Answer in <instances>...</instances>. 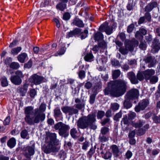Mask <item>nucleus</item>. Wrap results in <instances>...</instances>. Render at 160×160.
Returning <instances> with one entry per match:
<instances>
[{
	"mask_svg": "<svg viewBox=\"0 0 160 160\" xmlns=\"http://www.w3.org/2000/svg\"><path fill=\"white\" fill-rule=\"evenodd\" d=\"M127 84V82L123 79L111 81L108 83L107 87L104 89V94L105 95L110 94L113 97H119L126 92Z\"/></svg>",
	"mask_w": 160,
	"mask_h": 160,
	"instance_id": "nucleus-1",
	"label": "nucleus"
},
{
	"mask_svg": "<svg viewBox=\"0 0 160 160\" xmlns=\"http://www.w3.org/2000/svg\"><path fill=\"white\" fill-rule=\"evenodd\" d=\"M96 115L94 113L88 114L87 116H83L79 118L77 122L78 127L82 129L88 128L93 129L97 128L95 124L96 121Z\"/></svg>",
	"mask_w": 160,
	"mask_h": 160,
	"instance_id": "nucleus-2",
	"label": "nucleus"
},
{
	"mask_svg": "<svg viewBox=\"0 0 160 160\" xmlns=\"http://www.w3.org/2000/svg\"><path fill=\"white\" fill-rule=\"evenodd\" d=\"M75 105L76 108L73 107L65 106L62 107L61 109L62 112L66 114H68L69 116H72L74 114H78L79 110H81L85 107V103L83 101H81L78 98L75 99Z\"/></svg>",
	"mask_w": 160,
	"mask_h": 160,
	"instance_id": "nucleus-3",
	"label": "nucleus"
},
{
	"mask_svg": "<svg viewBox=\"0 0 160 160\" xmlns=\"http://www.w3.org/2000/svg\"><path fill=\"white\" fill-rule=\"evenodd\" d=\"M54 128L56 130H59L58 133L60 136L65 138L69 135L68 131L70 128L68 125L59 122L54 125Z\"/></svg>",
	"mask_w": 160,
	"mask_h": 160,
	"instance_id": "nucleus-4",
	"label": "nucleus"
},
{
	"mask_svg": "<svg viewBox=\"0 0 160 160\" xmlns=\"http://www.w3.org/2000/svg\"><path fill=\"white\" fill-rule=\"evenodd\" d=\"M138 42L135 38H133L128 43L126 44L125 48H120L119 49V52L123 55L127 54L128 51L132 52L134 48L138 45Z\"/></svg>",
	"mask_w": 160,
	"mask_h": 160,
	"instance_id": "nucleus-5",
	"label": "nucleus"
},
{
	"mask_svg": "<svg viewBox=\"0 0 160 160\" xmlns=\"http://www.w3.org/2000/svg\"><path fill=\"white\" fill-rule=\"evenodd\" d=\"M34 117H32L31 120V122L29 123V125H34L35 123H38L40 122H42L45 119V115L44 113L39 112L38 110H34Z\"/></svg>",
	"mask_w": 160,
	"mask_h": 160,
	"instance_id": "nucleus-6",
	"label": "nucleus"
},
{
	"mask_svg": "<svg viewBox=\"0 0 160 160\" xmlns=\"http://www.w3.org/2000/svg\"><path fill=\"white\" fill-rule=\"evenodd\" d=\"M56 136L55 133L51 134L50 135V141L46 145L43 146L45 150H57L55 148V145L57 144H55L56 141Z\"/></svg>",
	"mask_w": 160,
	"mask_h": 160,
	"instance_id": "nucleus-7",
	"label": "nucleus"
},
{
	"mask_svg": "<svg viewBox=\"0 0 160 160\" xmlns=\"http://www.w3.org/2000/svg\"><path fill=\"white\" fill-rule=\"evenodd\" d=\"M44 78L42 76L39 75L37 74L32 75L29 78L30 82L35 85H39L42 83Z\"/></svg>",
	"mask_w": 160,
	"mask_h": 160,
	"instance_id": "nucleus-8",
	"label": "nucleus"
},
{
	"mask_svg": "<svg viewBox=\"0 0 160 160\" xmlns=\"http://www.w3.org/2000/svg\"><path fill=\"white\" fill-rule=\"evenodd\" d=\"M33 112V107L32 106H28L26 107L24 109V113L25 114V117L24 119L26 122L29 124V123L31 122V120L32 117H30Z\"/></svg>",
	"mask_w": 160,
	"mask_h": 160,
	"instance_id": "nucleus-9",
	"label": "nucleus"
},
{
	"mask_svg": "<svg viewBox=\"0 0 160 160\" xmlns=\"http://www.w3.org/2000/svg\"><path fill=\"white\" fill-rule=\"evenodd\" d=\"M143 60L146 63L148 64L149 68L154 67L157 63L158 62L154 56L148 55L145 57Z\"/></svg>",
	"mask_w": 160,
	"mask_h": 160,
	"instance_id": "nucleus-10",
	"label": "nucleus"
},
{
	"mask_svg": "<svg viewBox=\"0 0 160 160\" xmlns=\"http://www.w3.org/2000/svg\"><path fill=\"white\" fill-rule=\"evenodd\" d=\"M99 30L101 32L104 31L107 34L109 35L112 33L113 27L109 26L108 23L106 22L100 26Z\"/></svg>",
	"mask_w": 160,
	"mask_h": 160,
	"instance_id": "nucleus-11",
	"label": "nucleus"
},
{
	"mask_svg": "<svg viewBox=\"0 0 160 160\" xmlns=\"http://www.w3.org/2000/svg\"><path fill=\"white\" fill-rule=\"evenodd\" d=\"M149 103L147 100H143L140 102L135 108V111L137 112H139L141 110H144L148 106Z\"/></svg>",
	"mask_w": 160,
	"mask_h": 160,
	"instance_id": "nucleus-12",
	"label": "nucleus"
},
{
	"mask_svg": "<svg viewBox=\"0 0 160 160\" xmlns=\"http://www.w3.org/2000/svg\"><path fill=\"white\" fill-rule=\"evenodd\" d=\"M139 95L138 90L136 89H132L127 92L126 97L129 98L133 100L137 98Z\"/></svg>",
	"mask_w": 160,
	"mask_h": 160,
	"instance_id": "nucleus-13",
	"label": "nucleus"
},
{
	"mask_svg": "<svg viewBox=\"0 0 160 160\" xmlns=\"http://www.w3.org/2000/svg\"><path fill=\"white\" fill-rule=\"evenodd\" d=\"M158 5L157 2L153 1L148 3L144 8V11L145 12H151L153 8H156Z\"/></svg>",
	"mask_w": 160,
	"mask_h": 160,
	"instance_id": "nucleus-14",
	"label": "nucleus"
},
{
	"mask_svg": "<svg viewBox=\"0 0 160 160\" xmlns=\"http://www.w3.org/2000/svg\"><path fill=\"white\" fill-rule=\"evenodd\" d=\"M155 73V71L152 69H148L143 71L145 79L146 80H149L151 77Z\"/></svg>",
	"mask_w": 160,
	"mask_h": 160,
	"instance_id": "nucleus-15",
	"label": "nucleus"
},
{
	"mask_svg": "<svg viewBox=\"0 0 160 160\" xmlns=\"http://www.w3.org/2000/svg\"><path fill=\"white\" fill-rule=\"evenodd\" d=\"M81 31V29L78 28H76L73 30L70 31L67 33L66 37L69 38L72 37L73 36L79 34Z\"/></svg>",
	"mask_w": 160,
	"mask_h": 160,
	"instance_id": "nucleus-16",
	"label": "nucleus"
},
{
	"mask_svg": "<svg viewBox=\"0 0 160 160\" xmlns=\"http://www.w3.org/2000/svg\"><path fill=\"white\" fill-rule=\"evenodd\" d=\"M128 76L132 84H136L138 83V81L136 78L135 74L132 72H130L128 73Z\"/></svg>",
	"mask_w": 160,
	"mask_h": 160,
	"instance_id": "nucleus-17",
	"label": "nucleus"
},
{
	"mask_svg": "<svg viewBox=\"0 0 160 160\" xmlns=\"http://www.w3.org/2000/svg\"><path fill=\"white\" fill-rule=\"evenodd\" d=\"M149 128V125L147 124L145 125L143 128H139L137 133V134L138 136H142L144 135L147 130Z\"/></svg>",
	"mask_w": 160,
	"mask_h": 160,
	"instance_id": "nucleus-18",
	"label": "nucleus"
},
{
	"mask_svg": "<svg viewBox=\"0 0 160 160\" xmlns=\"http://www.w3.org/2000/svg\"><path fill=\"white\" fill-rule=\"evenodd\" d=\"M10 79L12 83L16 85L20 84L22 82L21 78L15 75L12 76Z\"/></svg>",
	"mask_w": 160,
	"mask_h": 160,
	"instance_id": "nucleus-19",
	"label": "nucleus"
},
{
	"mask_svg": "<svg viewBox=\"0 0 160 160\" xmlns=\"http://www.w3.org/2000/svg\"><path fill=\"white\" fill-rule=\"evenodd\" d=\"M54 117L56 119H58V118H62V113L58 107L56 108L54 110Z\"/></svg>",
	"mask_w": 160,
	"mask_h": 160,
	"instance_id": "nucleus-20",
	"label": "nucleus"
},
{
	"mask_svg": "<svg viewBox=\"0 0 160 160\" xmlns=\"http://www.w3.org/2000/svg\"><path fill=\"white\" fill-rule=\"evenodd\" d=\"M18 60L21 63L24 62L25 60H27L28 59L27 54L25 53H22L19 54L18 56Z\"/></svg>",
	"mask_w": 160,
	"mask_h": 160,
	"instance_id": "nucleus-21",
	"label": "nucleus"
},
{
	"mask_svg": "<svg viewBox=\"0 0 160 160\" xmlns=\"http://www.w3.org/2000/svg\"><path fill=\"white\" fill-rule=\"evenodd\" d=\"M72 24L73 25L80 28L83 27L84 25L82 21L78 18H75L73 20Z\"/></svg>",
	"mask_w": 160,
	"mask_h": 160,
	"instance_id": "nucleus-22",
	"label": "nucleus"
},
{
	"mask_svg": "<svg viewBox=\"0 0 160 160\" xmlns=\"http://www.w3.org/2000/svg\"><path fill=\"white\" fill-rule=\"evenodd\" d=\"M66 8V4L61 2H59L56 6V9L61 11H63Z\"/></svg>",
	"mask_w": 160,
	"mask_h": 160,
	"instance_id": "nucleus-23",
	"label": "nucleus"
},
{
	"mask_svg": "<svg viewBox=\"0 0 160 160\" xmlns=\"http://www.w3.org/2000/svg\"><path fill=\"white\" fill-rule=\"evenodd\" d=\"M94 56L92 52L87 53L84 57L85 60L87 62H91L93 61Z\"/></svg>",
	"mask_w": 160,
	"mask_h": 160,
	"instance_id": "nucleus-24",
	"label": "nucleus"
},
{
	"mask_svg": "<svg viewBox=\"0 0 160 160\" xmlns=\"http://www.w3.org/2000/svg\"><path fill=\"white\" fill-rule=\"evenodd\" d=\"M145 123V121L142 120H139L136 122H132V126L136 128H139L142 127Z\"/></svg>",
	"mask_w": 160,
	"mask_h": 160,
	"instance_id": "nucleus-25",
	"label": "nucleus"
},
{
	"mask_svg": "<svg viewBox=\"0 0 160 160\" xmlns=\"http://www.w3.org/2000/svg\"><path fill=\"white\" fill-rule=\"evenodd\" d=\"M131 99L127 97L123 102V105L125 108L126 109L130 108L132 106V104L130 102Z\"/></svg>",
	"mask_w": 160,
	"mask_h": 160,
	"instance_id": "nucleus-26",
	"label": "nucleus"
},
{
	"mask_svg": "<svg viewBox=\"0 0 160 160\" xmlns=\"http://www.w3.org/2000/svg\"><path fill=\"white\" fill-rule=\"evenodd\" d=\"M94 39L95 41H101L103 39V36L102 33L99 32H98L95 34L94 37Z\"/></svg>",
	"mask_w": 160,
	"mask_h": 160,
	"instance_id": "nucleus-27",
	"label": "nucleus"
},
{
	"mask_svg": "<svg viewBox=\"0 0 160 160\" xmlns=\"http://www.w3.org/2000/svg\"><path fill=\"white\" fill-rule=\"evenodd\" d=\"M16 143L15 139L13 138H12L8 141L7 142V145L10 148H12L15 146Z\"/></svg>",
	"mask_w": 160,
	"mask_h": 160,
	"instance_id": "nucleus-28",
	"label": "nucleus"
},
{
	"mask_svg": "<svg viewBox=\"0 0 160 160\" xmlns=\"http://www.w3.org/2000/svg\"><path fill=\"white\" fill-rule=\"evenodd\" d=\"M28 84L27 83L25 84L23 87L21 88L20 89V91L22 93V96H24L27 92L28 88Z\"/></svg>",
	"mask_w": 160,
	"mask_h": 160,
	"instance_id": "nucleus-29",
	"label": "nucleus"
},
{
	"mask_svg": "<svg viewBox=\"0 0 160 160\" xmlns=\"http://www.w3.org/2000/svg\"><path fill=\"white\" fill-rule=\"evenodd\" d=\"M119 108V105L117 103H112L110 105V109L113 112H115L118 110Z\"/></svg>",
	"mask_w": 160,
	"mask_h": 160,
	"instance_id": "nucleus-30",
	"label": "nucleus"
},
{
	"mask_svg": "<svg viewBox=\"0 0 160 160\" xmlns=\"http://www.w3.org/2000/svg\"><path fill=\"white\" fill-rule=\"evenodd\" d=\"M101 153L103 154L102 156L105 159H108L110 158L112 156L111 153L109 151H102Z\"/></svg>",
	"mask_w": 160,
	"mask_h": 160,
	"instance_id": "nucleus-31",
	"label": "nucleus"
},
{
	"mask_svg": "<svg viewBox=\"0 0 160 160\" xmlns=\"http://www.w3.org/2000/svg\"><path fill=\"white\" fill-rule=\"evenodd\" d=\"M22 50L21 47H17L13 48L11 52V53L14 55L17 54Z\"/></svg>",
	"mask_w": 160,
	"mask_h": 160,
	"instance_id": "nucleus-32",
	"label": "nucleus"
},
{
	"mask_svg": "<svg viewBox=\"0 0 160 160\" xmlns=\"http://www.w3.org/2000/svg\"><path fill=\"white\" fill-rule=\"evenodd\" d=\"M108 138L105 135L100 134L98 139L99 141L101 142H104L107 141Z\"/></svg>",
	"mask_w": 160,
	"mask_h": 160,
	"instance_id": "nucleus-33",
	"label": "nucleus"
},
{
	"mask_svg": "<svg viewBox=\"0 0 160 160\" xmlns=\"http://www.w3.org/2000/svg\"><path fill=\"white\" fill-rule=\"evenodd\" d=\"M46 108V105L45 104L42 103L39 108H37L34 110H38L39 111V112H40L41 113H44V112L45 111Z\"/></svg>",
	"mask_w": 160,
	"mask_h": 160,
	"instance_id": "nucleus-34",
	"label": "nucleus"
},
{
	"mask_svg": "<svg viewBox=\"0 0 160 160\" xmlns=\"http://www.w3.org/2000/svg\"><path fill=\"white\" fill-rule=\"evenodd\" d=\"M137 77L138 80L140 81L143 80L145 78L143 71L138 72L137 74Z\"/></svg>",
	"mask_w": 160,
	"mask_h": 160,
	"instance_id": "nucleus-35",
	"label": "nucleus"
},
{
	"mask_svg": "<svg viewBox=\"0 0 160 160\" xmlns=\"http://www.w3.org/2000/svg\"><path fill=\"white\" fill-rule=\"evenodd\" d=\"M121 74V72L119 70H116L112 72V76L113 79L118 78Z\"/></svg>",
	"mask_w": 160,
	"mask_h": 160,
	"instance_id": "nucleus-36",
	"label": "nucleus"
},
{
	"mask_svg": "<svg viewBox=\"0 0 160 160\" xmlns=\"http://www.w3.org/2000/svg\"><path fill=\"white\" fill-rule=\"evenodd\" d=\"M147 21L150 22L152 21V17L150 13L149 12H146L143 16Z\"/></svg>",
	"mask_w": 160,
	"mask_h": 160,
	"instance_id": "nucleus-37",
	"label": "nucleus"
},
{
	"mask_svg": "<svg viewBox=\"0 0 160 160\" xmlns=\"http://www.w3.org/2000/svg\"><path fill=\"white\" fill-rule=\"evenodd\" d=\"M77 131L75 128L71 129L70 131V134L72 138H76L77 137Z\"/></svg>",
	"mask_w": 160,
	"mask_h": 160,
	"instance_id": "nucleus-38",
	"label": "nucleus"
},
{
	"mask_svg": "<svg viewBox=\"0 0 160 160\" xmlns=\"http://www.w3.org/2000/svg\"><path fill=\"white\" fill-rule=\"evenodd\" d=\"M21 136L22 138L24 139L26 138L27 139H28L29 137L28 138H27L28 135V131L24 129L22 131L21 133Z\"/></svg>",
	"mask_w": 160,
	"mask_h": 160,
	"instance_id": "nucleus-39",
	"label": "nucleus"
},
{
	"mask_svg": "<svg viewBox=\"0 0 160 160\" xmlns=\"http://www.w3.org/2000/svg\"><path fill=\"white\" fill-rule=\"evenodd\" d=\"M109 128L106 127H104L101 129L100 134L105 135L107 134L109 132Z\"/></svg>",
	"mask_w": 160,
	"mask_h": 160,
	"instance_id": "nucleus-40",
	"label": "nucleus"
},
{
	"mask_svg": "<svg viewBox=\"0 0 160 160\" xmlns=\"http://www.w3.org/2000/svg\"><path fill=\"white\" fill-rule=\"evenodd\" d=\"M152 47L151 52L153 53L158 52L160 49V46L157 45H152Z\"/></svg>",
	"mask_w": 160,
	"mask_h": 160,
	"instance_id": "nucleus-41",
	"label": "nucleus"
},
{
	"mask_svg": "<svg viewBox=\"0 0 160 160\" xmlns=\"http://www.w3.org/2000/svg\"><path fill=\"white\" fill-rule=\"evenodd\" d=\"M98 45L99 48L102 49H105L107 48V44L103 40L98 42Z\"/></svg>",
	"mask_w": 160,
	"mask_h": 160,
	"instance_id": "nucleus-42",
	"label": "nucleus"
},
{
	"mask_svg": "<svg viewBox=\"0 0 160 160\" xmlns=\"http://www.w3.org/2000/svg\"><path fill=\"white\" fill-rule=\"evenodd\" d=\"M96 94V93H94L90 96L89 102L90 104H92L94 103Z\"/></svg>",
	"mask_w": 160,
	"mask_h": 160,
	"instance_id": "nucleus-43",
	"label": "nucleus"
},
{
	"mask_svg": "<svg viewBox=\"0 0 160 160\" xmlns=\"http://www.w3.org/2000/svg\"><path fill=\"white\" fill-rule=\"evenodd\" d=\"M147 47L146 42L145 41H142L140 42V44L139 45V47L141 49L145 50Z\"/></svg>",
	"mask_w": 160,
	"mask_h": 160,
	"instance_id": "nucleus-44",
	"label": "nucleus"
},
{
	"mask_svg": "<svg viewBox=\"0 0 160 160\" xmlns=\"http://www.w3.org/2000/svg\"><path fill=\"white\" fill-rule=\"evenodd\" d=\"M129 120V119H128V116L127 115H125L122 118V122H123L124 124L128 126L130 123Z\"/></svg>",
	"mask_w": 160,
	"mask_h": 160,
	"instance_id": "nucleus-45",
	"label": "nucleus"
},
{
	"mask_svg": "<svg viewBox=\"0 0 160 160\" xmlns=\"http://www.w3.org/2000/svg\"><path fill=\"white\" fill-rule=\"evenodd\" d=\"M20 67L19 64L18 62H12L10 65V67L13 69H17Z\"/></svg>",
	"mask_w": 160,
	"mask_h": 160,
	"instance_id": "nucleus-46",
	"label": "nucleus"
},
{
	"mask_svg": "<svg viewBox=\"0 0 160 160\" xmlns=\"http://www.w3.org/2000/svg\"><path fill=\"white\" fill-rule=\"evenodd\" d=\"M80 33L81 34V39H83L87 37L88 31L87 29H85L84 30V32H81Z\"/></svg>",
	"mask_w": 160,
	"mask_h": 160,
	"instance_id": "nucleus-47",
	"label": "nucleus"
},
{
	"mask_svg": "<svg viewBox=\"0 0 160 160\" xmlns=\"http://www.w3.org/2000/svg\"><path fill=\"white\" fill-rule=\"evenodd\" d=\"M136 114L135 112H130L128 114V117L130 120L134 119L136 116Z\"/></svg>",
	"mask_w": 160,
	"mask_h": 160,
	"instance_id": "nucleus-48",
	"label": "nucleus"
},
{
	"mask_svg": "<svg viewBox=\"0 0 160 160\" xmlns=\"http://www.w3.org/2000/svg\"><path fill=\"white\" fill-rule=\"evenodd\" d=\"M149 79L150 82L153 84L156 83L158 81V78L156 76H153L151 77Z\"/></svg>",
	"mask_w": 160,
	"mask_h": 160,
	"instance_id": "nucleus-49",
	"label": "nucleus"
},
{
	"mask_svg": "<svg viewBox=\"0 0 160 160\" xmlns=\"http://www.w3.org/2000/svg\"><path fill=\"white\" fill-rule=\"evenodd\" d=\"M1 83L3 87H5L8 85V83L7 78L4 77L1 79Z\"/></svg>",
	"mask_w": 160,
	"mask_h": 160,
	"instance_id": "nucleus-50",
	"label": "nucleus"
},
{
	"mask_svg": "<svg viewBox=\"0 0 160 160\" xmlns=\"http://www.w3.org/2000/svg\"><path fill=\"white\" fill-rule=\"evenodd\" d=\"M134 28V25L133 23L131 24L128 27L127 29V32L129 33L132 32Z\"/></svg>",
	"mask_w": 160,
	"mask_h": 160,
	"instance_id": "nucleus-51",
	"label": "nucleus"
},
{
	"mask_svg": "<svg viewBox=\"0 0 160 160\" xmlns=\"http://www.w3.org/2000/svg\"><path fill=\"white\" fill-rule=\"evenodd\" d=\"M152 119L155 123H160V115L158 116L154 115Z\"/></svg>",
	"mask_w": 160,
	"mask_h": 160,
	"instance_id": "nucleus-52",
	"label": "nucleus"
},
{
	"mask_svg": "<svg viewBox=\"0 0 160 160\" xmlns=\"http://www.w3.org/2000/svg\"><path fill=\"white\" fill-rule=\"evenodd\" d=\"M37 94V92L35 89H32L30 90L29 95L32 98H34Z\"/></svg>",
	"mask_w": 160,
	"mask_h": 160,
	"instance_id": "nucleus-53",
	"label": "nucleus"
},
{
	"mask_svg": "<svg viewBox=\"0 0 160 160\" xmlns=\"http://www.w3.org/2000/svg\"><path fill=\"white\" fill-rule=\"evenodd\" d=\"M78 76L79 78L81 79L85 78V72L83 70H81L78 72Z\"/></svg>",
	"mask_w": 160,
	"mask_h": 160,
	"instance_id": "nucleus-54",
	"label": "nucleus"
},
{
	"mask_svg": "<svg viewBox=\"0 0 160 160\" xmlns=\"http://www.w3.org/2000/svg\"><path fill=\"white\" fill-rule=\"evenodd\" d=\"M135 37L136 38L139 39H142L143 38V36L142 33L139 32V30L136 32L135 34Z\"/></svg>",
	"mask_w": 160,
	"mask_h": 160,
	"instance_id": "nucleus-55",
	"label": "nucleus"
},
{
	"mask_svg": "<svg viewBox=\"0 0 160 160\" xmlns=\"http://www.w3.org/2000/svg\"><path fill=\"white\" fill-rule=\"evenodd\" d=\"M122 116V113L121 112L117 113L114 117V120L116 121H118V119L120 118Z\"/></svg>",
	"mask_w": 160,
	"mask_h": 160,
	"instance_id": "nucleus-56",
	"label": "nucleus"
},
{
	"mask_svg": "<svg viewBox=\"0 0 160 160\" xmlns=\"http://www.w3.org/2000/svg\"><path fill=\"white\" fill-rule=\"evenodd\" d=\"M104 112L102 111H99L98 113V118L99 119H101L104 116Z\"/></svg>",
	"mask_w": 160,
	"mask_h": 160,
	"instance_id": "nucleus-57",
	"label": "nucleus"
},
{
	"mask_svg": "<svg viewBox=\"0 0 160 160\" xmlns=\"http://www.w3.org/2000/svg\"><path fill=\"white\" fill-rule=\"evenodd\" d=\"M152 43V45L160 46V42L159 40L157 38H155L154 39Z\"/></svg>",
	"mask_w": 160,
	"mask_h": 160,
	"instance_id": "nucleus-58",
	"label": "nucleus"
},
{
	"mask_svg": "<svg viewBox=\"0 0 160 160\" xmlns=\"http://www.w3.org/2000/svg\"><path fill=\"white\" fill-rule=\"evenodd\" d=\"M10 118L9 116H8L6 117V119L3 121L4 125H8L10 123Z\"/></svg>",
	"mask_w": 160,
	"mask_h": 160,
	"instance_id": "nucleus-59",
	"label": "nucleus"
},
{
	"mask_svg": "<svg viewBox=\"0 0 160 160\" xmlns=\"http://www.w3.org/2000/svg\"><path fill=\"white\" fill-rule=\"evenodd\" d=\"M112 65L114 66L119 67L120 64L119 62L117 60H113L112 61Z\"/></svg>",
	"mask_w": 160,
	"mask_h": 160,
	"instance_id": "nucleus-60",
	"label": "nucleus"
},
{
	"mask_svg": "<svg viewBox=\"0 0 160 160\" xmlns=\"http://www.w3.org/2000/svg\"><path fill=\"white\" fill-rule=\"evenodd\" d=\"M15 73L16 74V76H17L18 77H19L20 78H22L24 77V75H23L22 72L18 70L16 71Z\"/></svg>",
	"mask_w": 160,
	"mask_h": 160,
	"instance_id": "nucleus-61",
	"label": "nucleus"
},
{
	"mask_svg": "<svg viewBox=\"0 0 160 160\" xmlns=\"http://www.w3.org/2000/svg\"><path fill=\"white\" fill-rule=\"evenodd\" d=\"M66 48L65 47L62 48L59 51H58L57 52L58 55H62L64 53Z\"/></svg>",
	"mask_w": 160,
	"mask_h": 160,
	"instance_id": "nucleus-62",
	"label": "nucleus"
},
{
	"mask_svg": "<svg viewBox=\"0 0 160 160\" xmlns=\"http://www.w3.org/2000/svg\"><path fill=\"white\" fill-rule=\"evenodd\" d=\"M92 86V84L90 82H88L86 83L84 85L85 88L88 89H90Z\"/></svg>",
	"mask_w": 160,
	"mask_h": 160,
	"instance_id": "nucleus-63",
	"label": "nucleus"
},
{
	"mask_svg": "<svg viewBox=\"0 0 160 160\" xmlns=\"http://www.w3.org/2000/svg\"><path fill=\"white\" fill-rule=\"evenodd\" d=\"M70 16V15L68 12H66L64 14L63 18L65 20H68L69 19Z\"/></svg>",
	"mask_w": 160,
	"mask_h": 160,
	"instance_id": "nucleus-64",
	"label": "nucleus"
}]
</instances>
